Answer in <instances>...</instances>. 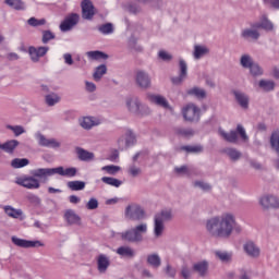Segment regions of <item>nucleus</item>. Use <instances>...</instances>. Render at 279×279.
<instances>
[{"label": "nucleus", "instance_id": "5701e85b", "mask_svg": "<svg viewBox=\"0 0 279 279\" xmlns=\"http://www.w3.org/2000/svg\"><path fill=\"white\" fill-rule=\"evenodd\" d=\"M116 254L121 258H134L136 256V252L133 251L130 246H120L116 250Z\"/></svg>", "mask_w": 279, "mask_h": 279}, {"label": "nucleus", "instance_id": "ea45409f", "mask_svg": "<svg viewBox=\"0 0 279 279\" xmlns=\"http://www.w3.org/2000/svg\"><path fill=\"white\" fill-rule=\"evenodd\" d=\"M101 182H104V184H108V186H114L116 189H119V186L123 184V181L112 177H102Z\"/></svg>", "mask_w": 279, "mask_h": 279}, {"label": "nucleus", "instance_id": "0e129e2a", "mask_svg": "<svg viewBox=\"0 0 279 279\" xmlns=\"http://www.w3.org/2000/svg\"><path fill=\"white\" fill-rule=\"evenodd\" d=\"M263 2L265 3V5H269L275 10H279V0H263Z\"/></svg>", "mask_w": 279, "mask_h": 279}, {"label": "nucleus", "instance_id": "8fccbe9b", "mask_svg": "<svg viewBox=\"0 0 279 279\" xmlns=\"http://www.w3.org/2000/svg\"><path fill=\"white\" fill-rule=\"evenodd\" d=\"M46 104L47 106H56V104H60L59 95L56 93L46 95Z\"/></svg>", "mask_w": 279, "mask_h": 279}, {"label": "nucleus", "instance_id": "f3484780", "mask_svg": "<svg viewBox=\"0 0 279 279\" xmlns=\"http://www.w3.org/2000/svg\"><path fill=\"white\" fill-rule=\"evenodd\" d=\"M48 51H49V47H47V46H41L38 48L31 46L28 48V53H29L32 62H38L40 60V58H44V56H47Z\"/></svg>", "mask_w": 279, "mask_h": 279}, {"label": "nucleus", "instance_id": "a878e982", "mask_svg": "<svg viewBox=\"0 0 279 279\" xmlns=\"http://www.w3.org/2000/svg\"><path fill=\"white\" fill-rule=\"evenodd\" d=\"M76 154H77L78 160H82L83 162H88L90 160H94V158H95V154H93L82 147L76 148Z\"/></svg>", "mask_w": 279, "mask_h": 279}, {"label": "nucleus", "instance_id": "f257e3e1", "mask_svg": "<svg viewBox=\"0 0 279 279\" xmlns=\"http://www.w3.org/2000/svg\"><path fill=\"white\" fill-rule=\"evenodd\" d=\"M206 230L211 236L219 239H229L232 232H242L243 228L236 223V217L232 213H225L220 216L213 217L206 222Z\"/></svg>", "mask_w": 279, "mask_h": 279}, {"label": "nucleus", "instance_id": "4d7b16f0", "mask_svg": "<svg viewBox=\"0 0 279 279\" xmlns=\"http://www.w3.org/2000/svg\"><path fill=\"white\" fill-rule=\"evenodd\" d=\"M248 69H250L251 74H253L254 76L263 75V69L257 63H254Z\"/></svg>", "mask_w": 279, "mask_h": 279}, {"label": "nucleus", "instance_id": "5fc2aeb1", "mask_svg": "<svg viewBox=\"0 0 279 279\" xmlns=\"http://www.w3.org/2000/svg\"><path fill=\"white\" fill-rule=\"evenodd\" d=\"M225 151L231 160H239L241 158V153L234 148H227Z\"/></svg>", "mask_w": 279, "mask_h": 279}, {"label": "nucleus", "instance_id": "09e8293b", "mask_svg": "<svg viewBox=\"0 0 279 279\" xmlns=\"http://www.w3.org/2000/svg\"><path fill=\"white\" fill-rule=\"evenodd\" d=\"M27 24L31 27H43V25H47V20L46 19H36V17H31L27 20Z\"/></svg>", "mask_w": 279, "mask_h": 279}, {"label": "nucleus", "instance_id": "6e6552de", "mask_svg": "<svg viewBox=\"0 0 279 279\" xmlns=\"http://www.w3.org/2000/svg\"><path fill=\"white\" fill-rule=\"evenodd\" d=\"M35 140L37 141V144L39 147H48L50 149H58L60 147V142H58L56 138H48L45 136V134L40 132H36L34 135Z\"/></svg>", "mask_w": 279, "mask_h": 279}, {"label": "nucleus", "instance_id": "79ce46f5", "mask_svg": "<svg viewBox=\"0 0 279 279\" xmlns=\"http://www.w3.org/2000/svg\"><path fill=\"white\" fill-rule=\"evenodd\" d=\"M68 189L70 191H84L86 189V182L84 181H69Z\"/></svg>", "mask_w": 279, "mask_h": 279}, {"label": "nucleus", "instance_id": "423d86ee", "mask_svg": "<svg viewBox=\"0 0 279 279\" xmlns=\"http://www.w3.org/2000/svg\"><path fill=\"white\" fill-rule=\"evenodd\" d=\"M182 114L185 121L197 123L202 117V109L195 104L190 102L182 108Z\"/></svg>", "mask_w": 279, "mask_h": 279}, {"label": "nucleus", "instance_id": "37998d69", "mask_svg": "<svg viewBox=\"0 0 279 279\" xmlns=\"http://www.w3.org/2000/svg\"><path fill=\"white\" fill-rule=\"evenodd\" d=\"M98 32L104 36H109L110 34H114V26L112 23H106L98 26Z\"/></svg>", "mask_w": 279, "mask_h": 279}, {"label": "nucleus", "instance_id": "7ed1b4c3", "mask_svg": "<svg viewBox=\"0 0 279 279\" xmlns=\"http://www.w3.org/2000/svg\"><path fill=\"white\" fill-rule=\"evenodd\" d=\"M147 233V223L137 225L135 228L131 230H126L124 232L118 233V236L122 239V241H129L130 243H141L143 241V234Z\"/></svg>", "mask_w": 279, "mask_h": 279}, {"label": "nucleus", "instance_id": "0eeeda50", "mask_svg": "<svg viewBox=\"0 0 279 279\" xmlns=\"http://www.w3.org/2000/svg\"><path fill=\"white\" fill-rule=\"evenodd\" d=\"M125 217L130 221H142L145 219V210L137 204L129 205L125 209Z\"/></svg>", "mask_w": 279, "mask_h": 279}, {"label": "nucleus", "instance_id": "4c0bfd02", "mask_svg": "<svg viewBox=\"0 0 279 279\" xmlns=\"http://www.w3.org/2000/svg\"><path fill=\"white\" fill-rule=\"evenodd\" d=\"M181 151H186L187 154H202L204 151V146L202 145H187V146H181Z\"/></svg>", "mask_w": 279, "mask_h": 279}, {"label": "nucleus", "instance_id": "9b49d317", "mask_svg": "<svg viewBox=\"0 0 279 279\" xmlns=\"http://www.w3.org/2000/svg\"><path fill=\"white\" fill-rule=\"evenodd\" d=\"M80 23V15L77 13H71L60 24L61 32H71Z\"/></svg>", "mask_w": 279, "mask_h": 279}, {"label": "nucleus", "instance_id": "864d4df0", "mask_svg": "<svg viewBox=\"0 0 279 279\" xmlns=\"http://www.w3.org/2000/svg\"><path fill=\"white\" fill-rule=\"evenodd\" d=\"M54 39H56V34H53L51 31L43 32L41 43L44 45H47V43H49V40H54Z\"/></svg>", "mask_w": 279, "mask_h": 279}, {"label": "nucleus", "instance_id": "bf43d9fd", "mask_svg": "<svg viewBox=\"0 0 279 279\" xmlns=\"http://www.w3.org/2000/svg\"><path fill=\"white\" fill-rule=\"evenodd\" d=\"M128 172L130 173V175H132V178H136V177L141 175V168H138L136 166H131L129 168Z\"/></svg>", "mask_w": 279, "mask_h": 279}, {"label": "nucleus", "instance_id": "6e6d98bb", "mask_svg": "<svg viewBox=\"0 0 279 279\" xmlns=\"http://www.w3.org/2000/svg\"><path fill=\"white\" fill-rule=\"evenodd\" d=\"M87 210H97L99 208V201L97 198L92 197L86 204Z\"/></svg>", "mask_w": 279, "mask_h": 279}, {"label": "nucleus", "instance_id": "3c124183", "mask_svg": "<svg viewBox=\"0 0 279 279\" xmlns=\"http://www.w3.org/2000/svg\"><path fill=\"white\" fill-rule=\"evenodd\" d=\"M215 254L217 258H219V260H221L222 263H230V260H232V254L228 252L216 251Z\"/></svg>", "mask_w": 279, "mask_h": 279}, {"label": "nucleus", "instance_id": "58836bf2", "mask_svg": "<svg viewBox=\"0 0 279 279\" xmlns=\"http://www.w3.org/2000/svg\"><path fill=\"white\" fill-rule=\"evenodd\" d=\"M106 73H108V68L106 66V64L97 66L93 74L95 82H99L104 77V75H106Z\"/></svg>", "mask_w": 279, "mask_h": 279}, {"label": "nucleus", "instance_id": "13d9d810", "mask_svg": "<svg viewBox=\"0 0 279 279\" xmlns=\"http://www.w3.org/2000/svg\"><path fill=\"white\" fill-rule=\"evenodd\" d=\"M165 272L167 274V276L169 278H175V275L178 274V270H175V268H173L171 265H167Z\"/></svg>", "mask_w": 279, "mask_h": 279}, {"label": "nucleus", "instance_id": "603ef678", "mask_svg": "<svg viewBox=\"0 0 279 279\" xmlns=\"http://www.w3.org/2000/svg\"><path fill=\"white\" fill-rule=\"evenodd\" d=\"M101 171H106V173H108V175H117V173H119V171H121V167L114 166V165L105 166L101 168Z\"/></svg>", "mask_w": 279, "mask_h": 279}, {"label": "nucleus", "instance_id": "774afa93", "mask_svg": "<svg viewBox=\"0 0 279 279\" xmlns=\"http://www.w3.org/2000/svg\"><path fill=\"white\" fill-rule=\"evenodd\" d=\"M63 60H64V63L68 64V66L73 65V56H71V53H64Z\"/></svg>", "mask_w": 279, "mask_h": 279}, {"label": "nucleus", "instance_id": "dca6fc26", "mask_svg": "<svg viewBox=\"0 0 279 279\" xmlns=\"http://www.w3.org/2000/svg\"><path fill=\"white\" fill-rule=\"evenodd\" d=\"M81 8L82 17L85 19V21H93V16H95V5H93V2L90 0H83Z\"/></svg>", "mask_w": 279, "mask_h": 279}, {"label": "nucleus", "instance_id": "a19ab883", "mask_svg": "<svg viewBox=\"0 0 279 279\" xmlns=\"http://www.w3.org/2000/svg\"><path fill=\"white\" fill-rule=\"evenodd\" d=\"M86 56L89 60H108V54L99 50L88 51L86 52Z\"/></svg>", "mask_w": 279, "mask_h": 279}, {"label": "nucleus", "instance_id": "c85d7f7f", "mask_svg": "<svg viewBox=\"0 0 279 279\" xmlns=\"http://www.w3.org/2000/svg\"><path fill=\"white\" fill-rule=\"evenodd\" d=\"M17 140H11L5 142L4 144H0V149H3L7 154H13L16 147H19Z\"/></svg>", "mask_w": 279, "mask_h": 279}, {"label": "nucleus", "instance_id": "7c9ffc66", "mask_svg": "<svg viewBox=\"0 0 279 279\" xmlns=\"http://www.w3.org/2000/svg\"><path fill=\"white\" fill-rule=\"evenodd\" d=\"M187 95L196 97V99H206V90L201 87H192L187 89Z\"/></svg>", "mask_w": 279, "mask_h": 279}, {"label": "nucleus", "instance_id": "6ab92c4d", "mask_svg": "<svg viewBox=\"0 0 279 279\" xmlns=\"http://www.w3.org/2000/svg\"><path fill=\"white\" fill-rule=\"evenodd\" d=\"M96 265L99 274H106L110 267V256L106 254H99L96 257Z\"/></svg>", "mask_w": 279, "mask_h": 279}, {"label": "nucleus", "instance_id": "473e14b6", "mask_svg": "<svg viewBox=\"0 0 279 279\" xmlns=\"http://www.w3.org/2000/svg\"><path fill=\"white\" fill-rule=\"evenodd\" d=\"M5 5H9V8H13V10H26L25 2L23 0H4Z\"/></svg>", "mask_w": 279, "mask_h": 279}, {"label": "nucleus", "instance_id": "9d476101", "mask_svg": "<svg viewBox=\"0 0 279 279\" xmlns=\"http://www.w3.org/2000/svg\"><path fill=\"white\" fill-rule=\"evenodd\" d=\"M135 83L140 88L147 90V88H151V77L149 74L143 70H138L135 73Z\"/></svg>", "mask_w": 279, "mask_h": 279}, {"label": "nucleus", "instance_id": "680f3d73", "mask_svg": "<svg viewBox=\"0 0 279 279\" xmlns=\"http://www.w3.org/2000/svg\"><path fill=\"white\" fill-rule=\"evenodd\" d=\"M158 56L160 60H163L165 62H169V60H172L173 58L169 52L165 50L159 51Z\"/></svg>", "mask_w": 279, "mask_h": 279}, {"label": "nucleus", "instance_id": "aec40b11", "mask_svg": "<svg viewBox=\"0 0 279 279\" xmlns=\"http://www.w3.org/2000/svg\"><path fill=\"white\" fill-rule=\"evenodd\" d=\"M243 251L250 258H258V256H260V248L252 241L244 243Z\"/></svg>", "mask_w": 279, "mask_h": 279}, {"label": "nucleus", "instance_id": "e433bc0d", "mask_svg": "<svg viewBox=\"0 0 279 279\" xmlns=\"http://www.w3.org/2000/svg\"><path fill=\"white\" fill-rule=\"evenodd\" d=\"M95 125H99V123H97L93 117H85L81 120V126H83L84 130H90L95 128Z\"/></svg>", "mask_w": 279, "mask_h": 279}, {"label": "nucleus", "instance_id": "cd10ccee", "mask_svg": "<svg viewBox=\"0 0 279 279\" xmlns=\"http://www.w3.org/2000/svg\"><path fill=\"white\" fill-rule=\"evenodd\" d=\"M3 210L8 217H11V219H21V217H23L22 209H16L10 205L4 206Z\"/></svg>", "mask_w": 279, "mask_h": 279}, {"label": "nucleus", "instance_id": "052dcab7", "mask_svg": "<svg viewBox=\"0 0 279 279\" xmlns=\"http://www.w3.org/2000/svg\"><path fill=\"white\" fill-rule=\"evenodd\" d=\"M194 186H197L198 189H202V191H210L211 186L210 184L202 181H196L194 183Z\"/></svg>", "mask_w": 279, "mask_h": 279}, {"label": "nucleus", "instance_id": "ddd939ff", "mask_svg": "<svg viewBox=\"0 0 279 279\" xmlns=\"http://www.w3.org/2000/svg\"><path fill=\"white\" fill-rule=\"evenodd\" d=\"M11 241L17 247H24L25 250H27L29 247H43L45 245L43 242H40L38 240L31 241V240L20 239L17 236H12Z\"/></svg>", "mask_w": 279, "mask_h": 279}, {"label": "nucleus", "instance_id": "c756f323", "mask_svg": "<svg viewBox=\"0 0 279 279\" xmlns=\"http://www.w3.org/2000/svg\"><path fill=\"white\" fill-rule=\"evenodd\" d=\"M165 233V222L162 220H158V218H154V234L156 239H160Z\"/></svg>", "mask_w": 279, "mask_h": 279}, {"label": "nucleus", "instance_id": "f8f14e48", "mask_svg": "<svg viewBox=\"0 0 279 279\" xmlns=\"http://www.w3.org/2000/svg\"><path fill=\"white\" fill-rule=\"evenodd\" d=\"M16 184L20 186H24V189H29L34 191L36 189H40V181L33 177H21L16 180Z\"/></svg>", "mask_w": 279, "mask_h": 279}, {"label": "nucleus", "instance_id": "2f4dec72", "mask_svg": "<svg viewBox=\"0 0 279 279\" xmlns=\"http://www.w3.org/2000/svg\"><path fill=\"white\" fill-rule=\"evenodd\" d=\"M155 219H158L165 223V221H171V219H173V214L171 209H163L155 215Z\"/></svg>", "mask_w": 279, "mask_h": 279}, {"label": "nucleus", "instance_id": "412c9836", "mask_svg": "<svg viewBox=\"0 0 279 279\" xmlns=\"http://www.w3.org/2000/svg\"><path fill=\"white\" fill-rule=\"evenodd\" d=\"M253 29H265L266 32H274V23L269 21L267 15L260 17V22L252 25Z\"/></svg>", "mask_w": 279, "mask_h": 279}, {"label": "nucleus", "instance_id": "49530a36", "mask_svg": "<svg viewBox=\"0 0 279 279\" xmlns=\"http://www.w3.org/2000/svg\"><path fill=\"white\" fill-rule=\"evenodd\" d=\"M7 130H10L11 132H13L14 136H21V134H25V128L23 125H11V124H7L5 125Z\"/></svg>", "mask_w": 279, "mask_h": 279}, {"label": "nucleus", "instance_id": "2eb2a0df", "mask_svg": "<svg viewBox=\"0 0 279 279\" xmlns=\"http://www.w3.org/2000/svg\"><path fill=\"white\" fill-rule=\"evenodd\" d=\"M118 145L120 149H123V147H132L133 145H136V135H134L131 130H128L124 135L118 140Z\"/></svg>", "mask_w": 279, "mask_h": 279}, {"label": "nucleus", "instance_id": "de8ad7c7", "mask_svg": "<svg viewBox=\"0 0 279 279\" xmlns=\"http://www.w3.org/2000/svg\"><path fill=\"white\" fill-rule=\"evenodd\" d=\"M240 64L243 69H250L254 64V60L250 54H243L240 59Z\"/></svg>", "mask_w": 279, "mask_h": 279}, {"label": "nucleus", "instance_id": "f03ea898", "mask_svg": "<svg viewBox=\"0 0 279 279\" xmlns=\"http://www.w3.org/2000/svg\"><path fill=\"white\" fill-rule=\"evenodd\" d=\"M32 174L35 178H39L40 180L51 178V175H61L62 178H75L77 175V168H64L62 166L57 168H39L33 170Z\"/></svg>", "mask_w": 279, "mask_h": 279}, {"label": "nucleus", "instance_id": "a211bd4d", "mask_svg": "<svg viewBox=\"0 0 279 279\" xmlns=\"http://www.w3.org/2000/svg\"><path fill=\"white\" fill-rule=\"evenodd\" d=\"M147 99L150 104H155V106H159V108H163L165 110H171V106L169 105V100L165 98L162 95L156 94H147Z\"/></svg>", "mask_w": 279, "mask_h": 279}, {"label": "nucleus", "instance_id": "b1692460", "mask_svg": "<svg viewBox=\"0 0 279 279\" xmlns=\"http://www.w3.org/2000/svg\"><path fill=\"white\" fill-rule=\"evenodd\" d=\"M241 36L244 40H258L260 33L256 28H245L242 31Z\"/></svg>", "mask_w": 279, "mask_h": 279}, {"label": "nucleus", "instance_id": "e2e57ef3", "mask_svg": "<svg viewBox=\"0 0 279 279\" xmlns=\"http://www.w3.org/2000/svg\"><path fill=\"white\" fill-rule=\"evenodd\" d=\"M85 90H87V93H95L97 90V85H95V83L93 82H85Z\"/></svg>", "mask_w": 279, "mask_h": 279}, {"label": "nucleus", "instance_id": "bb28decb", "mask_svg": "<svg viewBox=\"0 0 279 279\" xmlns=\"http://www.w3.org/2000/svg\"><path fill=\"white\" fill-rule=\"evenodd\" d=\"M209 53H210V49H208V47L199 46V45L194 46V52H193L194 60H202L204 56H208Z\"/></svg>", "mask_w": 279, "mask_h": 279}, {"label": "nucleus", "instance_id": "4468645a", "mask_svg": "<svg viewBox=\"0 0 279 279\" xmlns=\"http://www.w3.org/2000/svg\"><path fill=\"white\" fill-rule=\"evenodd\" d=\"M179 76L171 78L172 84H182L186 80V75L189 74V65L184 59L179 60Z\"/></svg>", "mask_w": 279, "mask_h": 279}, {"label": "nucleus", "instance_id": "c9c22d12", "mask_svg": "<svg viewBox=\"0 0 279 279\" xmlns=\"http://www.w3.org/2000/svg\"><path fill=\"white\" fill-rule=\"evenodd\" d=\"M65 221H68V223H70V226H73L75 223H80V216H77V214H75V211L69 209L65 211Z\"/></svg>", "mask_w": 279, "mask_h": 279}, {"label": "nucleus", "instance_id": "338daca9", "mask_svg": "<svg viewBox=\"0 0 279 279\" xmlns=\"http://www.w3.org/2000/svg\"><path fill=\"white\" fill-rule=\"evenodd\" d=\"M140 3H149L150 5H153V8H156V5H160V3H162V1L160 0H137Z\"/></svg>", "mask_w": 279, "mask_h": 279}, {"label": "nucleus", "instance_id": "20e7f679", "mask_svg": "<svg viewBox=\"0 0 279 279\" xmlns=\"http://www.w3.org/2000/svg\"><path fill=\"white\" fill-rule=\"evenodd\" d=\"M125 108L128 112H131V114H137L138 117L149 114L150 112L149 107L141 104V100H138L136 97H126Z\"/></svg>", "mask_w": 279, "mask_h": 279}, {"label": "nucleus", "instance_id": "1a4fd4ad", "mask_svg": "<svg viewBox=\"0 0 279 279\" xmlns=\"http://www.w3.org/2000/svg\"><path fill=\"white\" fill-rule=\"evenodd\" d=\"M259 206L264 210H269V208H279V198L276 195L265 194L259 197Z\"/></svg>", "mask_w": 279, "mask_h": 279}, {"label": "nucleus", "instance_id": "c03bdc74", "mask_svg": "<svg viewBox=\"0 0 279 279\" xmlns=\"http://www.w3.org/2000/svg\"><path fill=\"white\" fill-rule=\"evenodd\" d=\"M177 134L183 136V138H191L192 136H195V131L191 128H178Z\"/></svg>", "mask_w": 279, "mask_h": 279}, {"label": "nucleus", "instance_id": "39448f33", "mask_svg": "<svg viewBox=\"0 0 279 279\" xmlns=\"http://www.w3.org/2000/svg\"><path fill=\"white\" fill-rule=\"evenodd\" d=\"M219 134L227 141V143H236L239 141V135L244 142L248 138L245 129L241 124H238L236 131H230L229 133L220 129Z\"/></svg>", "mask_w": 279, "mask_h": 279}, {"label": "nucleus", "instance_id": "393cba45", "mask_svg": "<svg viewBox=\"0 0 279 279\" xmlns=\"http://www.w3.org/2000/svg\"><path fill=\"white\" fill-rule=\"evenodd\" d=\"M193 270L198 274L202 278L206 277V274H208V262H197L193 265Z\"/></svg>", "mask_w": 279, "mask_h": 279}, {"label": "nucleus", "instance_id": "4be33fe9", "mask_svg": "<svg viewBox=\"0 0 279 279\" xmlns=\"http://www.w3.org/2000/svg\"><path fill=\"white\" fill-rule=\"evenodd\" d=\"M233 95L241 108H243L244 110H247L250 108V97H247L245 93H242L240 90H233Z\"/></svg>", "mask_w": 279, "mask_h": 279}, {"label": "nucleus", "instance_id": "72a5a7b5", "mask_svg": "<svg viewBox=\"0 0 279 279\" xmlns=\"http://www.w3.org/2000/svg\"><path fill=\"white\" fill-rule=\"evenodd\" d=\"M259 88L265 93H269L276 88V83L271 80H260L258 83Z\"/></svg>", "mask_w": 279, "mask_h": 279}, {"label": "nucleus", "instance_id": "69168bd1", "mask_svg": "<svg viewBox=\"0 0 279 279\" xmlns=\"http://www.w3.org/2000/svg\"><path fill=\"white\" fill-rule=\"evenodd\" d=\"M181 276L184 279H191V269H189V267H186V266H182Z\"/></svg>", "mask_w": 279, "mask_h": 279}, {"label": "nucleus", "instance_id": "a18cd8bd", "mask_svg": "<svg viewBox=\"0 0 279 279\" xmlns=\"http://www.w3.org/2000/svg\"><path fill=\"white\" fill-rule=\"evenodd\" d=\"M27 165H29V159L27 158H15L11 161L13 169H23V167H27Z\"/></svg>", "mask_w": 279, "mask_h": 279}, {"label": "nucleus", "instance_id": "f704fd0d", "mask_svg": "<svg viewBox=\"0 0 279 279\" xmlns=\"http://www.w3.org/2000/svg\"><path fill=\"white\" fill-rule=\"evenodd\" d=\"M147 263L150 265V267H154V269H158L160 265H162V260L160 259L159 254H150L147 256Z\"/></svg>", "mask_w": 279, "mask_h": 279}]
</instances>
